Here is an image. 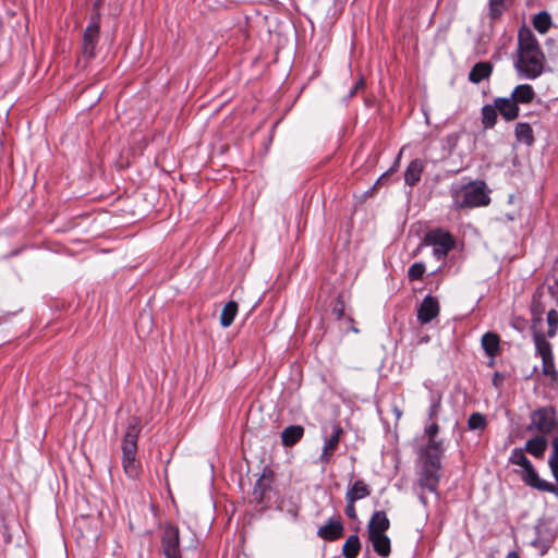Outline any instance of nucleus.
Masks as SVG:
<instances>
[{
  "instance_id": "1",
  "label": "nucleus",
  "mask_w": 558,
  "mask_h": 558,
  "mask_svg": "<svg viewBox=\"0 0 558 558\" xmlns=\"http://www.w3.org/2000/svg\"><path fill=\"white\" fill-rule=\"evenodd\" d=\"M546 65V57L535 35L527 27L518 33V45L513 57V68L519 77L535 80L539 77Z\"/></svg>"
},
{
  "instance_id": "2",
  "label": "nucleus",
  "mask_w": 558,
  "mask_h": 558,
  "mask_svg": "<svg viewBox=\"0 0 558 558\" xmlns=\"http://www.w3.org/2000/svg\"><path fill=\"white\" fill-rule=\"evenodd\" d=\"M141 434V420L133 416L129 420L126 430L124 433L122 449V468L125 475L131 480H136L142 473V465L137 460V440Z\"/></svg>"
},
{
  "instance_id": "3",
  "label": "nucleus",
  "mask_w": 558,
  "mask_h": 558,
  "mask_svg": "<svg viewBox=\"0 0 558 558\" xmlns=\"http://www.w3.org/2000/svg\"><path fill=\"white\" fill-rule=\"evenodd\" d=\"M453 206L458 209L486 206L490 197L484 181H473L452 191Z\"/></svg>"
},
{
  "instance_id": "4",
  "label": "nucleus",
  "mask_w": 558,
  "mask_h": 558,
  "mask_svg": "<svg viewBox=\"0 0 558 558\" xmlns=\"http://www.w3.org/2000/svg\"><path fill=\"white\" fill-rule=\"evenodd\" d=\"M509 463L522 468L521 478L526 485L539 492H547L558 495V486L547 481H544L538 476L533 464L525 456L523 448H514L511 451V454L509 457Z\"/></svg>"
},
{
  "instance_id": "5",
  "label": "nucleus",
  "mask_w": 558,
  "mask_h": 558,
  "mask_svg": "<svg viewBox=\"0 0 558 558\" xmlns=\"http://www.w3.org/2000/svg\"><path fill=\"white\" fill-rule=\"evenodd\" d=\"M440 469V460L438 457L429 456V459H426L424 462L421 472L418 474L417 484L422 492L418 495V498L423 505L427 504L426 497L424 496V490H428L430 493H437V487L439 484V474L438 470Z\"/></svg>"
},
{
  "instance_id": "6",
  "label": "nucleus",
  "mask_w": 558,
  "mask_h": 558,
  "mask_svg": "<svg viewBox=\"0 0 558 558\" xmlns=\"http://www.w3.org/2000/svg\"><path fill=\"white\" fill-rule=\"evenodd\" d=\"M558 427L556 412L551 407H543L531 413V422L527 432H538L542 435L554 433Z\"/></svg>"
},
{
  "instance_id": "7",
  "label": "nucleus",
  "mask_w": 558,
  "mask_h": 558,
  "mask_svg": "<svg viewBox=\"0 0 558 558\" xmlns=\"http://www.w3.org/2000/svg\"><path fill=\"white\" fill-rule=\"evenodd\" d=\"M424 243L433 246L434 256L441 259L453 248L454 239L448 231L434 229L425 234Z\"/></svg>"
},
{
  "instance_id": "8",
  "label": "nucleus",
  "mask_w": 558,
  "mask_h": 558,
  "mask_svg": "<svg viewBox=\"0 0 558 558\" xmlns=\"http://www.w3.org/2000/svg\"><path fill=\"white\" fill-rule=\"evenodd\" d=\"M100 24L99 19H94L85 28L82 41V56L90 60L96 56V47L99 40Z\"/></svg>"
},
{
  "instance_id": "9",
  "label": "nucleus",
  "mask_w": 558,
  "mask_h": 558,
  "mask_svg": "<svg viewBox=\"0 0 558 558\" xmlns=\"http://www.w3.org/2000/svg\"><path fill=\"white\" fill-rule=\"evenodd\" d=\"M343 433V428L338 423L332 424L331 435L325 438V444L318 458L320 464L327 465L332 461V457L339 446Z\"/></svg>"
},
{
  "instance_id": "10",
  "label": "nucleus",
  "mask_w": 558,
  "mask_h": 558,
  "mask_svg": "<svg viewBox=\"0 0 558 558\" xmlns=\"http://www.w3.org/2000/svg\"><path fill=\"white\" fill-rule=\"evenodd\" d=\"M162 549L166 558H181L179 529L173 525H167L161 538Z\"/></svg>"
},
{
  "instance_id": "11",
  "label": "nucleus",
  "mask_w": 558,
  "mask_h": 558,
  "mask_svg": "<svg viewBox=\"0 0 558 558\" xmlns=\"http://www.w3.org/2000/svg\"><path fill=\"white\" fill-rule=\"evenodd\" d=\"M439 311L437 299L426 295L417 308V319L423 325L428 324L438 316Z\"/></svg>"
},
{
  "instance_id": "12",
  "label": "nucleus",
  "mask_w": 558,
  "mask_h": 558,
  "mask_svg": "<svg viewBox=\"0 0 558 558\" xmlns=\"http://www.w3.org/2000/svg\"><path fill=\"white\" fill-rule=\"evenodd\" d=\"M342 533L343 524L340 519H330L317 531V535L325 541H336L342 536Z\"/></svg>"
},
{
  "instance_id": "13",
  "label": "nucleus",
  "mask_w": 558,
  "mask_h": 558,
  "mask_svg": "<svg viewBox=\"0 0 558 558\" xmlns=\"http://www.w3.org/2000/svg\"><path fill=\"white\" fill-rule=\"evenodd\" d=\"M367 539L378 556L386 558L390 555L391 542L387 533L367 534Z\"/></svg>"
},
{
  "instance_id": "14",
  "label": "nucleus",
  "mask_w": 558,
  "mask_h": 558,
  "mask_svg": "<svg viewBox=\"0 0 558 558\" xmlns=\"http://www.w3.org/2000/svg\"><path fill=\"white\" fill-rule=\"evenodd\" d=\"M494 104H495L497 111L507 121H512L519 116L518 104L511 97L496 98Z\"/></svg>"
},
{
  "instance_id": "15",
  "label": "nucleus",
  "mask_w": 558,
  "mask_h": 558,
  "mask_svg": "<svg viewBox=\"0 0 558 558\" xmlns=\"http://www.w3.org/2000/svg\"><path fill=\"white\" fill-rule=\"evenodd\" d=\"M389 527L390 521L386 512L377 510L372 514L367 523V534L387 533Z\"/></svg>"
},
{
  "instance_id": "16",
  "label": "nucleus",
  "mask_w": 558,
  "mask_h": 558,
  "mask_svg": "<svg viewBox=\"0 0 558 558\" xmlns=\"http://www.w3.org/2000/svg\"><path fill=\"white\" fill-rule=\"evenodd\" d=\"M271 474H263L256 482L252 492V498L255 502L260 504L265 500L266 494L271 489Z\"/></svg>"
},
{
  "instance_id": "17",
  "label": "nucleus",
  "mask_w": 558,
  "mask_h": 558,
  "mask_svg": "<svg viewBox=\"0 0 558 558\" xmlns=\"http://www.w3.org/2000/svg\"><path fill=\"white\" fill-rule=\"evenodd\" d=\"M371 495L369 486L363 480H356L347 490L345 500H357L364 499Z\"/></svg>"
},
{
  "instance_id": "18",
  "label": "nucleus",
  "mask_w": 558,
  "mask_h": 558,
  "mask_svg": "<svg viewBox=\"0 0 558 558\" xmlns=\"http://www.w3.org/2000/svg\"><path fill=\"white\" fill-rule=\"evenodd\" d=\"M304 427L301 425H290L281 433V442L284 447H292L304 436Z\"/></svg>"
},
{
  "instance_id": "19",
  "label": "nucleus",
  "mask_w": 558,
  "mask_h": 558,
  "mask_svg": "<svg viewBox=\"0 0 558 558\" xmlns=\"http://www.w3.org/2000/svg\"><path fill=\"white\" fill-rule=\"evenodd\" d=\"M548 447V441L544 435L535 436L529 439L524 450L535 458H543Z\"/></svg>"
},
{
  "instance_id": "20",
  "label": "nucleus",
  "mask_w": 558,
  "mask_h": 558,
  "mask_svg": "<svg viewBox=\"0 0 558 558\" xmlns=\"http://www.w3.org/2000/svg\"><path fill=\"white\" fill-rule=\"evenodd\" d=\"M481 344L487 356L495 357L499 353L500 338L495 332H486L482 337Z\"/></svg>"
},
{
  "instance_id": "21",
  "label": "nucleus",
  "mask_w": 558,
  "mask_h": 558,
  "mask_svg": "<svg viewBox=\"0 0 558 558\" xmlns=\"http://www.w3.org/2000/svg\"><path fill=\"white\" fill-rule=\"evenodd\" d=\"M493 72V66L488 62H478L476 63L469 74V80L472 83H480L485 78H488Z\"/></svg>"
},
{
  "instance_id": "22",
  "label": "nucleus",
  "mask_w": 558,
  "mask_h": 558,
  "mask_svg": "<svg viewBox=\"0 0 558 558\" xmlns=\"http://www.w3.org/2000/svg\"><path fill=\"white\" fill-rule=\"evenodd\" d=\"M423 172V163L418 159L412 160L405 172H404V181L408 185L413 186L421 180V174Z\"/></svg>"
},
{
  "instance_id": "23",
  "label": "nucleus",
  "mask_w": 558,
  "mask_h": 558,
  "mask_svg": "<svg viewBox=\"0 0 558 558\" xmlns=\"http://www.w3.org/2000/svg\"><path fill=\"white\" fill-rule=\"evenodd\" d=\"M535 92L533 87L529 84L518 85L511 94V98L515 100L517 104H530L533 100Z\"/></svg>"
},
{
  "instance_id": "24",
  "label": "nucleus",
  "mask_w": 558,
  "mask_h": 558,
  "mask_svg": "<svg viewBox=\"0 0 558 558\" xmlns=\"http://www.w3.org/2000/svg\"><path fill=\"white\" fill-rule=\"evenodd\" d=\"M238 303L229 301L222 308L220 314V325L225 328L232 325L234 317L238 313Z\"/></svg>"
},
{
  "instance_id": "25",
  "label": "nucleus",
  "mask_w": 558,
  "mask_h": 558,
  "mask_svg": "<svg viewBox=\"0 0 558 558\" xmlns=\"http://www.w3.org/2000/svg\"><path fill=\"white\" fill-rule=\"evenodd\" d=\"M361 548L360 538L357 535H350L342 547V555L345 558H356Z\"/></svg>"
},
{
  "instance_id": "26",
  "label": "nucleus",
  "mask_w": 558,
  "mask_h": 558,
  "mask_svg": "<svg viewBox=\"0 0 558 558\" xmlns=\"http://www.w3.org/2000/svg\"><path fill=\"white\" fill-rule=\"evenodd\" d=\"M533 340L536 352L541 357L553 355L551 344L546 340V337L542 332H535Z\"/></svg>"
},
{
  "instance_id": "27",
  "label": "nucleus",
  "mask_w": 558,
  "mask_h": 558,
  "mask_svg": "<svg viewBox=\"0 0 558 558\" xmlns=\"http://www.w3.org/2000/svg\"><path fill=\"white\" fill-rule=\"evenodd\" d=\"M515 137L519 142L531 145L534 142L533 131L529 123L520 122L515 125Z\"/></svg>"
},
{
  "instance_id": "28",
  "label": "nucleus",
  "mask_w": 558,
  "mask_h": 558,
  "mask_svg": "<svg viewBox=\"0 0 558 558\" xmlns=\"http://www.w3.org/2000/svg\"><path fill=\"white\" fill-rule=\"evenodd\" d=\"M533 26L539 34H546L551 26V17L546 11L538 12L533 17Z\"/></svg>"
},
{
  "instance_id": "29",
  "label": "nucleus",
  "mask_w": 558,
  "mask_h": 558,
  "mask_svg": "<svg viewBox=\"0 0 558 558\" xmlns=\"http://www.w3.org/2000/svg\"><path fill=\"white\" fill-rule=\"evenodd\" d=\"M441 400L442 395L439 391H430L429 402L430 405L427 411V416L429 421H436L440 410H441Z\"/></svg>"
},
{
  "instance_id": "30",
  "label": "nucleus",
  "mask_w": 558,
  "mask_h": 558,
  "mask_svg": "<svg viewBox=\"0 0 558 558\" xmlns=\"http://www.w3.org/2000/svg\"><path fill=\"white\" fill-rule=\"evenodd\" d=\"M497 121V109L494 106L485 105L482 108V123L485 129H492Z\"/></svg>"
},
{
  "instance_id": "31",
  "label": "nucleus",
  "mask_w": 558,
  "mask_h": 558,
  "mask_svg": "<svg viewBox=\"0 0 558 558\" xmlns=\"http://www.w3.org/2000/svg\"><path fill=\"white\" fill-rule=\"evenodd\" d=\"M553 451L548 459V465L553 473V476L558 482V436L551 441Z\"/></svg>"
},
{
  "instance_id": "32",
  "label": "nucleus",
  "mask_w": 558,
  "mask_h": 558,
  "mask_svg": "<svg viewBox=\"0 0 558 558\" xmlns=\"http://www.w3.org/2000/svg\"><path fill=\"white\" fill-rule=\"evenodd\" d=\"M542 372L544 375L549 376L553 380L557 379V371L554 362V355L541 357Z\"/></svg>"
},
{
  "instance_id": "33",
  "label": "nucleus",
  "mask_w": 558,
  "mask_h": 558,
  "mask_svg": "<svg viewBox=\"0 0 558 558\" xmlns=\"http://www.w3.org/2000/svg\"><path fill=\"white\" fill-rule=\"evenodd\" d=\"M444 451V446L441 440H437L436 438L427 439L426 444V454L427 459H429V456L432 457H438L440 459V454Z\"/></svg>"
},
{
  "instance_id": "34",
  "label": "nucleus",
  "mask_w": 558,
  "mask_h": 558,
  "mask_svg": "<svg viewBox=\"0 0 558 558\" xmlns=\"http://www.w3.org/2000/svg\"><path fill=\"white\" fill-rule=\"evenodd\" d=\"M547 324H548L547 336L549 338H553L556 336L557 330H558V312L556 310H550L547 313Z\"/></svg>"
},
{
  "instance_id": "35",
  "label": "nucleus",
  "mask_w": 558,
  "mask_h": 558,
  "mask_svg": "<svg viewBox=\"0 0 558 558\" xmlns=\"http://www.w3.org/2000/svg\"><path fill=\"white\" fill-rule=\"evenodd\" d=\"M486 424V417L481 413H473L468 420V427L470 429H483Z\"/></svg>"
},
{
  "instance_id": "36",
  "label": "nucleus",
  "mask_w": 558,
  "mask_h": 558,
  "mask_svg": "<svg viewBox=\"0 0 558 558\" xmlns=\"http://www.w3.org/2000/svg\"><path fill=\"white\" fill-rule=\"evenodd\" d=\"M425 272V265L423 263H414L408 270V277L411 281L422 279Z\"/></svg>"
},
{
  "instance_id": "37",
  "label": "nucleus",
  "mask_w": 558,
  "mask_h": 558,
  "mask_svg": "<svg viewBox=\"0 0 558 558\" xmlns=\"http://www.w3.org/2000/svg\"><path fill=\"white\" fill-rule=\"evenodd\" d=\"M505 0H489V14L493 19L501 14Z\"/></svg>"
},
{
  "instance_id": "38",
  "label": "nucleus",
  "mask_w": 558,
  "mask_h": 558,
  "mask_svg": "<svg viewBox=\"0 0 558 558\" xmlns=\"http://www.w3.org/2000/svg\"><path fill=\"white\" fill-rule=\"evenodd\" d=\"M438 432L439 426L435 421H432V424L425 428V435L427 436L428 439L436 438Z\"/></svg>"
},
{
  "instance_id": "39",
  "label": "nucleus",
  "mask_w": 558,
  "mask_h": 558,
  "mask_svg": "<svg viewBox=\"0 0 558 558\" xmlns=\"http://www.w3.org/2000/svg\"><path fill=\"white\" fill-rule=\"evenodd\" d=\"M347 501V506H345V514L350 518V519H353L355 520L357 518V514H356V509H355V506H354V501L352 500H345Z\"/></svg>"
},
{
  "instance_id": "40",
  "label": "nucleus",
  "mask_w": 558,
  "mask_h": 558,
  "mask_svg": "<svg viewBox=\"0 0 558 558\" xmlns=\"http://www.w3.org/2000/svg\"><path fill=\"white\" fill-rule=\"evenodd\" d=\"M532 545L541 549V555H545L549 548V544L542 542L539 538L533 539Z\"/></svg>"
},
{
  "instance_id": "41",
  "label": "nucleus",
  "mask_w": 558,
  "mask_h": 558,
  "mask_svg": "<svg viewBox=\"0 0 558 558\" xmlns=\"http://www.w3.org/2000/svg\"><path fill=\"white\" fill-rule=\"evenodd\" d=\"M447 142L451 145V146H456L457 145V142H458V135L457 134H451V135H448L447 136Z\"/></svg>"
},
{
  "instance_id": "42",
  "label": "nucleus",
  "mask_w": 558,
  "mask_h": 558,
  "mask_svg": "<svg viewBox=\"0 0 558 558\" xmlns=\"http://www.w3.org/2000/svg\"><path fill=\"white\" fill-rule=\"evenodd\" d=\"M333 312L337 315V318L340 319L343 316V313H344L343 305H341V307H339V308L335 307Z\"/></svg>"
},
{
  "instance_id": "43",
  "label": "nucleus",
  "mask_w": 558,
  "mask_h": 558,
  "mask_svg": "<svg viewBox=\"0 0 558 558\" xmlns=\"http://www.w3.org/2000/svg\"><path fill=\"white\" fill-rule=\"evenodd\" d=\"M507 558H519V554L517 551H510L507 555Z\"/></svg>"
},
{
  "instance_id": "44",
  "label": "nucleus",
  "mask_w": 558,
  "mask_h": 558,
  "mask_svg": "<svg viewBox=\"0 0 558 558\" xmlns=\"http://www.w3.org/2000/svg\"><path fill=\"white\" fill-rule=\"evenodd\" d=\"M387 175V173H384L380 178H378L376 184H379L381 180Z\"/></svg>"
},
{
  "instance_id": "45",
  "label": "nucleus",
  "mask_w": 558,
  "mask_h": 558,
  "mask_svg": "<svg viewBox=\"0 0 558 558\" xmlns=\"http://www.w3.org/2000/svg\"><path fill=\"white\" fill-rule=\"evenodd\" d=\"M357 87H359V84H357V85L354 87V89L351 92V95H354V93L356 92Z\"/></svg>"
},
{
  "instance_id": "46",
  "label": "nucleus",
  "mask_w": 558,
  "mask_h": 558,
  "mask_svg": "<svg viewBox=\"0 0 558 558\" xmlns=\"http://www.w3.org/2000/svg\"><path fill=\"white\" fill-rule=\"evenodd\" d=\"M352 331H353V332H355V333H357V332H359V329H357V328H355V327H353V328H352Z\"/></svg>"
}]
</instances>
